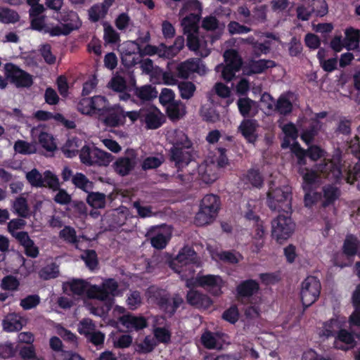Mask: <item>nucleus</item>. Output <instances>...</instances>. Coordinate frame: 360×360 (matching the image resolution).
I'll return each mask as SVG.
<instances>
[{
  "instance_id": "obj_1",
  "label": "nucleus",
  "mask_w": 360,
  "mask_h": 360,
  "mask_svg": "<svg viewBox=\"0 0 360 360\" xmlns=\"http://www.w3.org/2000/svg\"><path fill=\"white\" fill-rule=\"evenodd\" d=\"M117 283L112 278L105 280L101 286L91 285L84 280L73 279L63 284L64 290L73 295H86L89 298L98 300H106L109 295H117Z\"/></svg>"
},
{
  "instance_id": "obj_2",
  "label": "nucleus",
  "mask_w": 360,
  "mask_h": 360,
  "mask_svg": "<svg viewBox=\"0 0 360 360\" xmlns=\"http://www.w3.org/2000/svg\"><path fill=\"white\" fill-rule=\"evenodd\" d=\"M306 154L314 161L323 158V160L314 167L313 171L316 172L322 179H328L332 181H338L340 179L342 171L340 169V156L334 155L332 158H326V153L318 146H313L308 148ZM305 163H307L305 162ZM306 164H304L305 165ZM300 168H303L304 165H300ZM312 170V169H311Z\"/></svg>"
},
{
  "instance_id": "obj_3",
  "label": "nucleus",
  "mask_w": 360,
  "mask_h": 360,
  "mask_svg": "<svg viewBox=\"0 0 360 360\" xmlns=\"http://www.w3.org/2000/svg\"><path fill=\"white\" fill-rule=\"evenodd\" d=\"M195 15H186L182 19L181 25L184 33L187 34V46L189 49L194 51L196 55L207 57L210 53V49L207 47V41L198 36L200 16Z\"/></svg>"
},
{
  "instance_id": "obj_4",
  "label": "nucleus",
  "mask_w": 360,
  "mask_h": 360,
  "mask_svg": "<svg viewBox=\"0 0 360 360\" xmlns=\"http://www.w3.org/2000/svg\"><path fill=\"white\" fill-rule=\"evenodd\" d=\"M199 265L195 252L189 247L183 248L169 262L170 267L186 281V283L193 277L195 267Z\"/></svg>"
},
{
  "instance_id": "obj_5",
  "label": "nucleus",
  "mask_w": 360,
  "mask_h": 360,
  "mask_svg": "<svg viewBox=\"0 0 360 360\" xmlns=\"http://www.w3.org/2000/svg\"><path fill=\"white\" fill-rule=\"evenodd\" d=\"M266 203L275 212L288 213L291 211L292 190L288 186H271L267 193Z\"/></svg>"
},
{
  "instance_id": "obj_6",
  "label": "nucleus",
  "mask_w": 360,
  "mask_h": 360,
  "mask_svg": "<svg viewBox=\"0 0 360 360\" xmlns=\"http://www.w3.org/2000/svg\"><path fill=\"white\" fill-rule=\"evenodd\" d=\"M298 172L303 180L302 187L305 192L304 205L307 207H311L321 198V194L314 191V189L323 183V179L308 168H299Z\"/></svg>"
},
{
  "instance_id": "obj_7",
  "label": "nucleus",
  "mask_w": 360,
  "mask_h": 360,
  "mask_svg": "<svg viewBox=\"0 0 360 360\" xmlns=\"http://www.w3.org/2000/svg\"><path fill=\"white\" fill-rule=\"evenodd\" d=\"M147 300L150 304H156L169 314H173L176 308L182 303V298L175 295L172 300L168 298L167 293L155 286L150 287L146 293Z\"/></svg>"
},
{
  "instance_id": "obj_8",
  "label": "nucleus",
  "mask_w": 360,
  "mask_h": 360,
  "mask_svg": "<svg viewBox=\"0 0 360 360\" xmlns=\"http://www.w3.org/2000/svg\"><path fill=\"white\" fill-rule=\"evenodd\" d=\"M186 285L188 288L202 287L212 295L219 296L222 294L221 288L224 285V281L219 276L207 274L191 278Z\"/></svg>"
},
{
  "instance_id": "obj_9",
  "label": "nucleus",
  "mask_w": 360,
  "mask_h": 360,
  "mask_svg": "<svg viewBox=\"0 0 360 360\" xmlns=\"http://www.w3.org/2000/svg\"><path fill=\"white\" fill-rule=\"evenodd\" d=\"M295 224L287 215L280 214L271 222V236L278 243L288 239L295 230Z\"/></svg>"
},
{
  "instance_id": "obj_10",
  "label": "nucleus",
  "mask_w": 360,
  "mask_h": 360,
  "mask_svg": "<svg viewBox=\"0 0 360 360\" xmlns=\"http://www.w3.org/2000/svg\"><path fill=\"white\" fill-rule=\"evenodd\" d=\"M224 58L225 65H218L215 70L221 72V77L227 82L231 81L236 73L238 72L242 65V59L238 52L230 49L224 52Z\"/></svg>"
},
{
  "instance_id": "obj_11",
  "label": "nucleus",
  "mask_w": 360,
  "mask_h": 360,
  "mask_svg": "<svg viewBox=\"0 0 360 360\" xmlns=\"http://www.w3.org/2000/svg\"><path fill=\"white\" fill-rule=\"evenodd\" d=\"M285 134V139L281 144L283 148H290L291 151L297 158L298 165L305 164V151L295 142L297 138V130L292 123L281 126Z\"/></svg>"
},
{
  "instance_id": "obj_12",
  "label": "nucleus",
  "mask_w": 360,
  "mask_h": 360,
  "mask_svg": "<svg viewBox=\"0 0 360 360\" xmlns=\"http://www.w3.org/2000/svg\"><path fill=\"white\" fill-rule=\"evenodd\" d=\"M321 292V283L314 276L307 277L301 283L300 300L304 307L314 304L319 298Z\"/></svg>"
},
{
  "instance_id": "obj_13",
  "label": "nucleus",
  "mask_w": 360,
  "mask_h": 360,
  "mask_svg": "<svg viewBox=\"0 0 360 360\" xmlns=\"http://www.w3.org/2000/svg\"><path fill=\"white\" fill-rule=\"evenodd\" d=\"M122 63L125 66H133L140 61V46L134 41H127L120 46L119 49Z\"/></svg>"
},
{
  "instance_id": "obj_14",
  "label": "nucleus",
  "mask_w": 360,
  "mask_h": 360,
  "mask_svg": "<svg viewBox=\"0 0 360 360\" xmlns=\"http://www.w3.org/2000/svg\"><path fill=\"white\" fill-rule=\"evenodd\" d=\"M5 72L7 78L17 86L27 87L32 84V76L13 64H6Z\"/></svg>"
},
{
  "instance_id": "obj_15",
  "label": "nucleus",
  "mask_w": 360,
  "mask_h": 360,
  "mask_svg": "<svg viewBox=\"0 0 360 360\" xmlns=\"http://www.w3.org/2000/svg\"><path fill=\"white\" fill-rule=\"evenodd\" d=\"M171 235L170 228L165 226L153 228L148 233V237L150 238L152 246L156 249L165 248Z\"/></svg>"
},
{
  "instance_id": "obj_16",
  "label": "nucleus",
  "mask_w": 360,
  "mask_h": 360,
  "mask_svg": "<svg viewBox=\"0 0 360 360\" xmlns=\"http://www.w3.org/2000/svg\"><path fill=\"white\" fill-rule=\"evenodd\" d=\"M143 120L146 127L150 129H155L162 126L165 122L164 115L158 108L150 105L142 108Z\"/></svg>"
},
{
  "instance_id": "obj_17",
  "label": "nucleus",
  "mask_w": 360,
  "mask_h": 360,
  "mask_svg": "<svg viewBox=\"0 0 360 360\" xmlns=\"http://www.w3.org/2000/svg\"><path fill=\"white\" fill-rule=\"evenodd\" d=\"M178 76L186 79L191 74L197 72L203 75L206 72V68L199 59H189L177 66Z\"/></svg>"
},
{
  "instance_id": "obj_18",
  "label": "nucleus",
  "mask_w": 360,
  "mask_h": 360,
  "mask_svg": "<svg viewBox=\"0 0 360 360\" xmlns=\"http://www.w3.org/2000/svg\"><path fill=\"white\" fill-rule=\"evenodd\" d=\"M226 342V335L221 332L205 331L201 335L202 345L209 349H220Z\"/></svg>"
},
{
  "instance_id": "obj_19",
  "label": "nucleus",
  "mask_w": 360,
  "mask_h": 360,
  "mask_svg": "<svg viewBox=\"0 0 360 360\" xmlns=\"http://www.w3.org/2000/svg\"><path fill=\"white\" fill-rule=\"evenodd\" d=\"M171 158L179 169L184 168L193 160L192 146L190 148H186L185 147L172 148Z\"/></svg>"
},
{
  "instance_id": "obj_20",
  "label": "nucleus",
  "mask_w": 360,
  "mask_h": 360,
  "mask_svg": "<svg viewBox=\"0 0 360 360\" xmlns=\"http://www.w3.org/2000/svg\"><path fill=\"white\" fill-rule=\"evenodd\" d=\"M198 173L200 180L211 184L218 178V168L214 160L207 159L199 165Z\"/></svg>"
},
{
  "instance_id": "obj_21",
  "label": "nucleus",
  "mask_w": 360,
  "mask_h": 360,
  "mask_svg": "<svg viewBox=\"0 0 360 360\" xmlns=\"http://www.w3.org/2000/svg\"><path fill=\"white\" fill-rule=\"evenodd\" d=\"M118 319L128 331L141 330L147 326V321L142 316L127 314L126 315L118 317Z\"/></svg>"
},
{
  "instance_id": "obj_22",
  "label": "nucleus",
  "mask_w": 360,
  "mask_h": 360,
  "mask_svg": "<svg viewBox=\"0 0 360 360\" xmlns=\"http://www.w3.org/2000/svg\"><path fill=\"white\" fill-rule=\"evenodd\" d=\"M61 21L65 35L79 29L82 25V21L78 14L72 11H64L61 14Z\"/></svg>"
},
{
  "instance_id": "obj_23",
  "label": "nucleus",
  "mask_w": 360,
  "mask_h": 360,
  "mask_svg": "<svg viewBox=\"0 0 360 360\" xmlns=\"http://www.w3.org/2000/svg\"><path fill=\"white\" fill-rule=\"evenodd\" d=\"M25 323V319L19 314L10 313L4 317L2 326L4 330L12 333L21 330Z\"/></svg>"
},
{
  "instance_id": "obj_24",
  "label": "nucleus",
  "mask_w": 360,
  "mask_h": 360,
  "mask_svg": "<svg viewBox=\"0 0 360 360\" xmlns=\"http://www.w3.org/2000/svg\"><path fill=\"white\" fill-rule=\"evenodd\" d=\"M167 141L172 144V148H190L192 146L191 141L188 139L184 131L180 129H172L167 133Z\"/></svg>"
},
{
  "instance_id": "obj_25",
  "label": "nucleus",
  "mask_w": 360,
  "mask_h": 360,
  "mask_svg": "<svg viewBox=\"0 0 360 360\" xmlns=\"http://www.w3.org/2000/svg\"><path fill=\"white\" fill-rule=\"evenodd\" d=\"M31 136L34 139L38 138L41 147L47 151L52 152L56 149L53 136L46 132L41 131L40 127H33L31 130Z\"/></svg>"
},
{
  "instance_id": "obj_26",
  "label": "nucleus",
  "mask_w": 360,
  "mask_h": 360,
  "mask_svg": "<svg viewBox=\"0 0 360 360\" xmlns=\"http://www.w3.org/2000/svg\"><path fill=\"white\" fill-rule=\"evenodd\" d=\"M136 157L134 154L130 156L119 158L113 164L115 171L121 176L128 174L135 167Z\"/></svg>"
},
{
  "instance_id": "obj_27",
  "label": "nucleus",
  "mask_w": 360,
  "mask_h": 360,
  "mask_svg": "<svg viewBox=\"0 0 360 360\" xmlns=\"http://www.w3.org/2000/svg\"><path fill=\"white\" fill-rule=\"evenodd\" d=\"M258 124L255 120H244L238 127V131L244 138L250 143H254L257 138Z\"/></svg>"
},
{
  "instance_id": "obj_28",
  "label": "nucleus",
  "mask_w": 360,
  "mask_h": 360,
  "mask_svg": "<svg viewBox=\"0 0 360 360\" xmlns=\"http://www.w3.org/2000/svg\"><path fill=\"white\" fill-rule=\"evenodd\" d=\"M188 302L198 308L207 309L212 304V300L206 295L198 291L190 290L187 294Z\"/></svg>"
},
{
  "instance_id": "obj_29",
  "label": "nucleus",
  "mask_w": 360,
  "mask_h": 360,
  "mask_svg": "<svg viewBox=\"0 0 360 360\" xmlns=\"http://www.w3.org/2000/svg\"><path fill=\"white\" fill-rule=\"evenodd\" d=\"M275 65V63L270 60H251L244 66L243 71L248 75L259 74Z\"/></svg>"
},
{
  "instance_id": "obj_30",
  "label": "nucleus",
  "mask_w": 360,
  "mask_h": 360,
  "mask_svg": "<svg viewBox=\"0 0 360 360\" xmlns=\"http://www.w3.org/2000/svg\"><path fill=\"white\" fill-rule=\"evenodd\" d=\"M335 347L342 350H348L355 345L353 335L345 330L340 329L334 342Z\"/></svg>"
},
{
  "instance_id": "obj_31",
  "label": "nucleus",
  "mask_w": 360,
  "mask_h": 360,
  "mask_svg": "<svg viewBox=\"0 0 360 360\" xmlns=\"http://www.w3.org/2000/svg\"><path fill=\"white\" fill-rule=\"evenodd\" d=\"M326 115L325 112H322L314 115L312 118L311 129L309 130L304 131L301 134V138L307 144L311 142L314 137L316 135L319 130L321 128V124L319 119L323 118Z\"/></svg>"
},
{
  "instance_id": "obj_32",
  "label": "nucleus",
  "mask_w": 360,
  "mask_h": 360,
  "mask_svg": "<svg viewBox=\"0 0 360 360\" xmlns=\"http://www.w3.org/2000/svg\"><path fill=\"white\" fill-rule=\"evenodd\" d=\"M345 323V319L336 318L331 319L330 322L323 324L322 329L319 331V335L329 337L339 331Z\"/></svg>"
},
{
  "instance_id": "obj_33",
  "label": "nucleus",
  "mask_w": 360,
  "mask_h": 360,
  "mask_svg": "<svg viewBox=\"0 0 360 360\" xmlns=\"http://www.w3.org/2000/svg\"><path fill=\"white\" fill-rule=\"evenodd\" d=\"M212 257L216 261H224L231 264H236L242 259L240 254L236 252L221 251L212 252Z\"/></svg>"
},
{
  "instance_id": "obj_34",
  "label": "nucleus",
  "mask_w": 360,
  "mask_h": 360,
  "mask_svg": "<svg viewBox=\"0 0 360 360\" xmlns=\"http://www.w3.org/2000/svg\"><path fill=\"white\" fill-rule=\"evenodd\" d=\"M345 44L347 49L353 50L359 46L360 30L349 27L346 29Z\"/></svg>"
},
{
  "instance_id": "obj_35",
  "label": "nucleus",
  "mask_w": 360,
  "mask_h": 360,
  "mask_svg": "<svg viewBox=\"0 0 360 360\" xmlns=\"http://www.w3.org/2000/svg\"><path fill=\"white\" fill-rule=\"evenodd\" d=\"M237 105L240 113L245 117L251 114H255L257 112L256 103L249 98H239L237 101Z\"/></svg>"
},
{
  "instance_id": "obj_36",
  "label": "nucleus",
  "mask_w": 360,
  "mask_h": 360,
  "mask_svg": "<svg viewBox=\"0 0 360 360\" xmlns=\"http://www.w3.org/2000/svg\"><path fill=\"white\" fill-rule=\"evenodd\" d=\"M109 6H107L103 1L101 4H97L92 6L88 10L89 19L92 22H97L103 18L107 14Z\"/></svg>"
},
{
  "instance_id": "obj_37",
  "label": "nucleus",
  "mask_w": 360,
  "mask_h": 360,
  "mask_svg": "<svg viewBox=\"0 0 360 360\" xmlns=\"http://www.w3.org/2000/svg\"><path fill=\"white\" fill-rule=\"evenodd\" d=\"M258 290L259 284L254 280L243 281L237 287L238 295L240 297L251 296Z\"/></svg>"
},
{
  "instance_id": "obj_38",
  "label": "nucleus",
  "mask_w": 360,
  "mask_h": 360,
  "mask_svg": "<svg viewBox=\"0 0 360 360\" xmlns=\"http://www.w3.org/2000/svg\"><path fill=\"white\" fill-rule=\"evenodd\" d=\"M219 205L218 197L215 195L210 194L205 195L202 198L200 207L217 216L219 209Z\"/></svg>"
},
{
  "instance_id": "obj_39",
  "label": "nucleus",
  "mask_w": 360,
  "mask_h": 360,
  "mask_svg": "<svg viewBox=\"0 0 360 360\" xmlns=\"http://www.w3.org/2000/svg\"><path fill=\"white\" fill-rule=\"evenodd\" d=\"M166 46L164 44H160L158 46H153L150 44L146 45L143 49L140 48V58L143 56H154L158 55L161 58H167Z\"/></svg>"
},
{
  "instance_id": "obj_40",
  "label": "nucleus",
  "mask_w": 360,
  "mask_h": 360,
  "mask_svg": "<svg viewBox=\"0 0 360 360\" xmlns=\"http://www.w3.org/2000/svg\"><path fill=\"white\" fill-rule=\"evenodd\" d=\"M94 115L104 116L110 110V105L106 98L101 96H94Z\"/></svg>"
},
{
  "instance_id": "obj_41",
  "label": "nucleus",
  "mask_w": 360,
  "mask_h": 360,
  "mask_svg": "<svg viewBox=\"0 0 360 360\" xmlns=\"http://www.w3.org/2000/svg\"><path fill=\"white\" fill-rule=\"evenodd\" d=\"M186 106L180 101L173 102L167 107L168 116L172 120H178L186 115Z\"/></svg>"
},
{
  "instance_id": "obj_42",
  "label": "nucleus",
  "mask_w": 360,
  "mask_h": 360,
  "mask_svg": "<svg viewBox=\"0 0 360 360\" xmlns=\"http://www.w3.org/2000/svg\"><path fill=\"white\" fill-rule=\"evenodd\" d=\"M202 12V6L197 0H190L184 4L181 9L179 14L182 16L188 14H196V16H200Z\"/></svg>"
},
{
  "instance_id": "obj_43",
  "label": "nucleus",
  "mask_w": 360,
  "mask_h": 360,
  "mask_svg": "<svg viewBox=\"0 0 360 360\" xmlns=\"http://www.w3.org/2000/svg\"><path fill=\"white\" fill-rule=\"evenodd\" d=\"M25 177L32 186L41 188L44 187L43 174L35 168L25 173Z\"/></svg>"
},
{
  "instance_id": "obj_44",
  "label": "nucleus",
  "mask_w": 360,
  "mask_h": 360,
  "mask_svg": "<svg viewBox=\"0 0 360 360\" xmlns=\"http://www.w3.org/2000/svg\"><path fill=\"white\" fill-rule=\"evenodd\" d=\"M74 185L88 193L93 189V183L90 181L85 175L82 173H77L72 177Z\"/></svg>"
},
{
  "instance_id": "obj_45",
  "label": "nucleus",
  "mask_w": 360,
  "mask_h": 360,
  "mask_svg": "<svg viewBox=\"0 0 360 360\" xmlns=\"http://www.w3.org/2000/svg\"><path fill=\"white\" fill-rule=\"evenodd\" d=\"M157 346V341L151 336H146L141 342L136 343L135 349L139 353H149Z\"/></svg>"
},
{
  "instance_id": "obj_46",
  "label": "nucleus",
  "mask_w": 360,
  "mask_h": 360,
  "mask_svg": "<svg viewBox=\"0 0 360 360\" xmlns=\"http://www.w3.org/2000/svg\"><path fill=\"white\" fill-rule=\"evenodd\" d=\"M86 201L92 207L103 208L105 205V195L99 192H91L89 193Z\"/></svg>"
},
{
  "instance_id": "obj_47",
  "label": "nucleus",
  "mask_w": 360,
  "mask_h": 360,
  "mask_svg": "<svg viewBox=\"0 0 360 360\" xmlns=\"http://www.w3.org/2000/svg\"><path fill=\"white\" fill-rule=\"evenodd\" d=\"M180 96L183 99L188 100L192 98L196 90L195 85L191 82H181L178 84Z\"/></svg>"
},
{
  "instance_id": "obj_48",
  "label": "nucleus",
  "mask_w": 360,
  "mask_h": 360,
  "mask_svg": "<svg viewBox=\"0 0 360 360\" xmlns=\"http://www.w3.org/2000/svg\"><path fill=\"white\" fill-rule=\"evenodd\" d=\"M136 95L142 101H150L158 96V91L150 85H145L136 90Z\"/></svg>"
},
{
  "instance_id": "obj_49",
  "label": "nucleus",
  "mask_w": 360,
  "mask_h": 360,
  "mask_svg": "<svg viewBox=\"0 0 360 360\" xmlns=\"http://www.w3.org/2000/svg\"><path fill=\"white\" fill-rule=\"evenodd\" d=\"M94 96L91 98H82L77 103V110L83 115H94Z\"/></svg>"
},
{
  "instance_id": "obj_50",
  "label": "nucleus",
  "mask_w": 360,
  "mask_h": 360,
  "mask_svg": "<svg viewBox=\"0 0 360 360\" xmlns=\"http://www.w3.org/2000/svg\"><path fill=\"white\" fill-rule=\"evenodd\" d=\"M80 146L79 141L77 138L68 139L63 146V152L68 158H72L76 155Z\"/></svg>"
},
{
  "instance_id": "obj_51",
  "label": "nucleus",
  "mask_w": 360,
  "mask_h": 360,
  "mask_svg": "<svg viewBox=\"0 0 360 360\" xmlns=\"http://www.w3.org/2000/svg\"><path fill=\"white\" fill-rule=\"evenodd\" d=\"M292 103L289 95H282L279 97L276 105V110L281 114L286 115L292 111Z\"/></svg>"
},
{
  "instance_id": "obj_52",
  "label": "nucleus",
  "mask_w": 360,
  "mask_h": 360,
  "mask_svg": "<svg viewBox=\"0 0 360 360\" xmlns=\"http://www.w3.org/2000/svg\"><path fill=\"white\" fill-rule=\"evenodd\" d=\"M217 216L200 207L195 217V223L198 226H204L211 223Z\"/></svg>"
},
{
  "instance_id": "obj_53",
  "label": "nucleus",
  "mask_w": 360,
  "mask_h": 360,
  "mask_svg": "<svg viewBox=\"0 0 360 360\" xmlns=\"http://www.w3.org/2000/svg\"><path fill=\"white\" fill-rule=\"evenodd\" d=\"M94 165L106 166L112 161V156L110 153L98 148L94 147Z\"/></svg>"
},
{
  "instance_id": "obj_54",
  "label": "nucleus",
  "mask_w": 360,
  "mask_h": 360,
  "mask_svg": "<svg viewBox=\"0 0 360 360\" xmlns=\"http://www.w3.org/2000/svg\"><path fill=\"white\" fill-rule=\"evenodd\" d=\"M103 39L105 44H114L120 41V34L114 28L107 23L104 24Z\"/></svg>"
},
{
  "instance_id": "obj_55",
  "label": "nucleus",
  "mask_w": 360,
  "mask_h": 360,
  "mask_svg": "<svg viewBox=\"0 0 360 360\" xmlns=\"http://www.w3.org/2000/svg\"><path fill=\"white\" fill-rule=\"evenodd\" d=\"M244 181L246 184H250L257 188L262 186L263 184V177L259 172L255 169L249 170L244 177Z\"/></svg>"
},
{
  "instance_id": "obj_56",
  "label": "nucleus",
  "mask_w": 360,
  "mask_h": 360,
  "mask_svg": "<svg viewBox=\"0 0 360 360\" xmlns=\"http://www.w3.org/2000/svg\"><path fill=\"white\" fill-rule=\"evenodd\" d=\"M19 20V15L15 11L0 7V22L3 23H15Z\"/></svg>"
},
{
  "instance_id": "obj_57",
  "label": "nucleus",
  "mask_w": 360,
  "mask_h": 360,
  "mask_svg": "<svg viewBox=\"0 0 360 360\" xmlns=\"http://www.w3.org/2000/svg\"><path fill=\"white\" fill-rule=\"evenodd\" d=\"M59 236L60 238L69 243L76 244L78 248V237L77 236L75 230L70 226H65L60 231Z\"/></svg>"
},
{
  "instance_id": "obj_58",
  "label": "nucleus",
  "mask_w": 360,
  "mask_h": 360,
  "mask_svg": "<svg viewBox=\"0 0 360 360\" xmlns=\"http://www.w3.org/2000/svg\"><path fill=\"white\" fill-rule=\"evenodd\" d=\"M126 303L128 308L131 310L138 309L142 304V298L140 292L137 290L130 292L127 295Z\"/></svg>"
},
{
  "instance_id": "obj_59",
  "label": "nucleus",
  "mask_w": 360,
  "mask_h": 360,
  "mask_svg": "<svg viewBox=\"0 0 360 360\" xmlns=\"http://www.w3.org/2000/svg\"><path fill=\"white\" fill-rule=\"evenodd\" d=\"M14 212L22 217H27L29 215V210L27 205V201L24 198H17L13 204Z\"/></svg>"
},
{
  "instance_id": "obj_60",
  "label": "nucleus",
  "mask_w": 360,
  "mask_h": 360,
  "mask_svg": "<svg viewBox=\"0 0 360 360\" xmlns=\"http://www.w3.org/2000/svg\"><path fill=\"white\" fill-rule=\"evenodd\" d=\"M153 334L158 342L167 344L170 342L171 332L165 327H155L153 329Z\"/></svg>"
},
{
  "instance_id": "obj_61",
  "label": "nucleus",
  "mask_w": 360,
  "mask_h": 360,
  "mask_svg": "<svg viewBox=\"0 0 360 360\" xmlns=\"http://www.w3.org/2000/svg\"><path fill=\"white\" fill-rule=\"evenodd\" d=\"M14 150L16 153L21 154H32L36 152V148L34 145L21 140L15 143Z\"/></svg>"
},
{
  "instance_id": "obj_62",
  "label": "nucleus",
  "mask_w": 360,
  "mask_h": 360,
  "mask_svg": "<svg viewBox=\"0 0 360 360\" xmlns=\"http://www.w3.org/2000/svg\"><path fill=\"white\" fill-rule=\"evenodd\" d=\"M59 273L58 267L55 264H51L44 266L39 272V276L44 279L49 280L58 276Z\"/></svg>"
},
{
  "instance_id": "obj_63",
  "label": "nucleus",
  "mask_w": 360,
  "mask_h": 360,
  "mask_svg": "<svg viewBox=\"0 0 360 360\" xmlns=\"http://www.w3.org/2000/svg\"><path fill=\"white\" fill-rule=\"evenodd\" d=\"M20 281L13 276H7L4 277L1 283L2 289L9 291H15L18 289Z\"/></svg>"
},
{
  "instance_id": "obj_64",
  "label": "nucleus",
  "mask_w": 360,
  "mask_h": 360,
  "mask_svg": "<svg viewBox=\"0 0 360 360\" xmlns=\"http://www.w3.org/2000/svg\"><path fill=\"white\" fill-rule=\"evenodd\" d=\"M94 148H89V146L82 147L79 158L82 163L88 165H94Z\"/></svg>"
}]
</instances>
